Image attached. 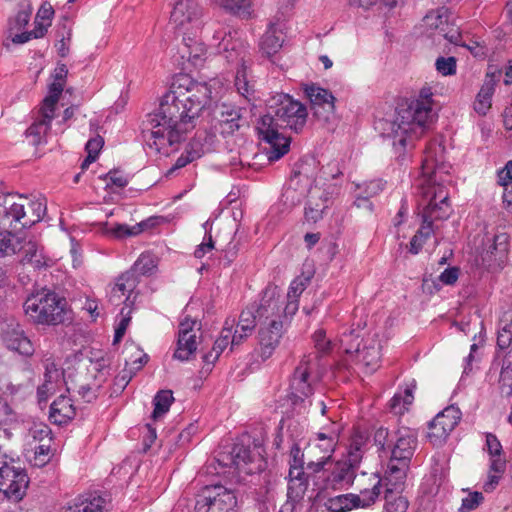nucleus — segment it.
Listing matches in <instances>:
<instances>
[{
    "mask_svg": "<svg viewBox=\"0 0 512 512\" xmlns=\"http://www.w3.org/2000/svg\"><path fill=\"white\" fill-rule=\"evenodd\" d=\"M174 401L173 393L171 390H161L154 397V410L152 418L157 420L159 417L166 414L172 402Z\"/></svg>",
    "mask_w": 512,
    "mask_h": 512,
    "instance_id": "44",
    "label": "nucleus"
},
{
    "mask_svg": "<svg viewBox=\"0 0 512 512\" xmlns=\"http://www.w3.org/2000/svg\"><path fill=\"white\" fill-rule=\"evenodd\" d=\"M218 462L226 467H234L246 474H252L253 469L249 465L253 462V456L248 446L236 443L227 454H221Z\"/></svg>",
    "mask_w": 512,
    "mask_h": 512,
    "instance_id": "24",
    "label": "nucleus"
},
{
    "mask_svg": "<svg viewBox=\"0 0 512 512\" xmlns=\"http://www.w3.org/2000/svg\"><path fill=\"white\" fill-rule=\"evenodd\" d=\"M496 80L494 74H486L476 99L474 101V110L481 116H485L491 108L492 97L495 92Z\"/></svg>",
    "mask_w": 512,
    "mask_h": 512,
    "instance_id": "31",
    "label": "nucleus"
},
{
    "mask_svg": "<svg viewBox=\"0 0 512 512\" xmlns=\"http://www.w3.org/2000/svg\"><path fill=\"white\" fill-rule=\"evenodd\" d=\"M289 465L287 496L292 501H299L308 488V476L304 472V454L296 443L290 449Z\"/></svg>",
    "mask_w": 512,
    "mask_h": 512,
    "instance_id": "10",
    "label": "nucleus"
},
{
    "mask_svg": "<svg viewBox=\"0 0 512 512\" xmlns=\"http://www.w3.org/2000/svg\"><path fill=\"white\" fill-rule=\"evenodd\" d=\"M136 287V278L133 272H125L121 274L113 286L116 292H119V301H127L129 294Z\"/></svg>",
    "mask_w": 512,
    "mask_h": 512,
    "instance_id": "43",
    "label": "nucleus"
},
{
    "mask_svg": "<svg viewBox=\"0 0 512 512\" xmlns=\"http://www.w3.org/2000/svg\"><path fill=\"white\" fill-rule=\"evenodd\" d=\"M424 196L428 203L423 209L422 225L416 234L426 241L433 233V221L447 219L451 214V206L449 193L443 185L429 187Z\"/></svg>",
    "mask_w": 512,
    "mask_h": 512,
    "instance_id": "5",
    "label": "nucleus"
},
{
    "mask_svg": "<svg viewBox=\"0 0 512 512\" xmlns=\"http://www.w3.org/2000/svg\"><path fill=\"white\" fill-rule=\"evenodd\" d=\"M385 500L384 512H406L408 509V501L403 496L385 493Z\"/></svg>",
    "mask_w": 512,
    "mask_h": 512,
    "instance_id": "54",
    "label": "nucleus"
},
{
    "mask_svg": "<svg viewBox=\"0 0 512 512\" xmlns=\"http://www.w3.org/2000/svg\"><path fill=\"white\" fill-rule=\"evenodd\" d=\"M408 468V464L400 463L399 461H394L393 459H390L388 463V468L383 478H380L376 473L370 474L369 479L372 481L371 485L374 483L373 476L376 475L377 478L381 480L379 490L381 489L382 486H384L385 493L399 492L400 490H402V487L404 485Z\"/></svg>",
    "mask_w": 512,
    "mask_h": 512,
    "instance_id": "22",
    "label": "nucleus"
},
{
    "mask_svg": "<svg viewBox=\"0 0 512 512\" xmlns=\"http://www.w3.org/2000/svg\"><path fill=\"white\" fill-rule=\"evenodd\" d=\"M342 184L333 181H325L324 184H320L316 183V179H314L307 194L305 207V219L308 222L316 223L322 218L324 211L340 195Z\"/></svg>",
    "mask_w": 512,
    "mask_h": 512,
    "instance_id": "7",
    "label": "nucleus"
},
{
    "mask_svg": "<svg viewBox=\"0 0 512 512\" xmlns=\"http://www.w3.org/2000/svg\"><path fill=\"white\" fill-rule=\"evenodd\" d=\"M55 113L39 108L33 116V122L25 131V139L28 144L37 147L47 143V135L51 128V122Z\"/></svg>",
    "mask_w": 512,
    "mask_h": 512,
    "instance_id": "20",
    "label": "nucleus"
},
{
    "mask_svg": "<svg viewBox=\"0 0 512 512\" xmlns=\"http://www.w3.org/2000/svg\"><path fill=\"white\" fill-rule=\"evenodd\" d=\"M233 324L234 320H232L231 322H229L228 320L225 321V325L220 333V336L215 340L211 351L204 354L203 356V361L206 364L213 365L219 358V356L222 354V352L228 347V345H231V339L233 336Z\"/></svg>",
    "mask_w": 512,
    "mask_h": 512,
    "instance_id": "32",
    "label": "nucleus"
},
{
    "mask_svg": "<svg viewBox=\"0 0 512 512\" xmlns=\"http://www.w3.org/2000/svg\"><path fill=\"white\" fill-rule=\"evenodd\" d=\"M203 8L195 0H177L170 14V25L183 36V40L192 41L202 28Z\"/></svg>",
    "mask_w": 512,
    "mask_h": 512,
    "instance_id": "6",
    "label": "nucleus"
},
{
    "mask_svg": "<svg viewBox=\"0 0 512 512\" xmlns=\"http://www.w3.org/2000/svg\"><path fill=\"white\" fill-rule=\"evenodd\" d=\"M23 308L25 315L36 325L58 326L72 321L67 300L53 290L42 289L31 294Z\"/></svg>",
    "mask_w": 512,
    "mask_h": 512,
    "instance_id": "4",
    "label": "nucleus"
},
{
    "mask_svg": "<svg viewBox=\"0 0 512 512\" xmlns=\"http://www.w3.org/2000/svg\"><path fill=\"white\" fill-rule=\"evenodd\" d=\"M101 387L102 384L96 376H91L87 382L79 385L77 393L84 402L91 403L97 399Z\"/></svg>",
    "mask_w": 512,
    "mask_h": 512,
    "instance_id": "45",
    "label": "nucleus"
},
{
    "mask_svg": "<svg viewBox=\"0 0 512 512\" xmlns=\"http://www.w3.org/2000/svg\"><path fill=\"white\" fill-rule=\"evenodd\" d=\"M211 89L185 73L176 74L159 108L151 115L150 147L168 154L195 129L202 111L209 104Z\"/></svg>",
    "mask_w": 512,
    "mask_h": 512,
    "instance_id": "1",
    "label": "nucleus"
},
{
    "mask_svg": "<svg viewBox=\"0 0 512 512\" xmlns=\"http://www.w3.org/2000/svg\"><path fill=\"white\" fill-rule=\"evenodd\" d=\"M356 358L366 372L372 373L378 369L381 360V345L376 334L369 335L364 339Z\"/></svg>",
    "mask_w": 512,
    "mask_h": 512,
    "instance_id": "23",
    "label": "nucleus"
},
{
    "mask_svg": "<svg viewBox=\"0 0 512 512\" xmlns=\"http://www.w3.org/2000/svg\"><path fill=\"white\" fill-rule=\"evenodd\" d=\"M364 339L360 338V335L354 330L345 332L339 339L340 349L349 355L357 354L363 343Z\"/></svg>",
    "mask_w": 512,
    "mask_h": 512,
    "instance_id": "46",
    "label": "nucleus"
},
{
    "mask_svg": "<svg viewBox=\"0 0 512 512\" xmlns=\"http://www.w3.org/2000/svg\"><path fill=\"white\" fill-rule=\"evenodd\" d=\"M305 290V283L301 279H294L287 293L286 309L289 314H294L298 309V298Z\"/></svg>",
    "mask_w": 512,
    "mask_h": 512,
    "instance_id": "49",
    "label": "nucleus"
},
{
    "mask_svg": "<svg viewBox=\"0 0 512 512\" xmlns=\"http://www.w3.org/2000/svg\"><path fill=\"white\" fill-rule=\"evenodd\" d=\"M13 230L6 229L0 232V257L15 254L20 246V240L13 233Z\"/></svg>",
    "mask_w": 512,
    "mask_h": 512,
    "instance_id": "47",
    "label": "nucleus"
},
{
    "mask_svg": "<svg viewBox=\"0 0 512 512\" xmlns=\"http://www.w3.org/2000/svg\"><path fill=\"white\" fill-rule=\"evenodd\" d=\"M254 312L258 316V322L283 320L289 314L276 287H267L264 290L260 303Z\"/></svg>",
    "mask_w": 512,
    "mask_h": 512,
    "instance_id": "17",
    "label": "nucleus"
},
{
    "mask_svg": "<svg viewBox=\"0 0 512 512\" xmlns=\"http://www.w3.org/2000/svg\"><path fill=\"white\" fill-rule=\"evenodd\" d=\"M50 26V23L44 24L41 21L35 20V27L32 31H24L21 34H15L13 36L14 44H24L31 40L32 38L38 39L45 35L47 32V27Z\"/></svg>",
    "mask_w": 512,
    "mask_h": 512,
    "instance_id": "51",
    "label": "nucleus"
},
{
    "mask_svg": "<svg viewBox=\"0 0 512 512\" xmlns=\"http://www.w3.org/2000/svg\"><path fill=\"white\" fill-rule=\"evenodd\" d=\"M486 448L488 454L490 455V461L505 459L503 456L502 445L498 438L492 433H488L486 435Z\"/></svg>",
    "mask_w": 512,
    "mask_h": 512,
    "instance_id": "59",
    "label": "nucleus"
},
{
    "mask_svg": "<svg viewBox=\"0 0 512 512\" xmlns=\"http://www.w3.org/2000/svg\"><path fill=\"white\" fill-rule=\"evenodd\" d=\"M104 180L109 188H124L128 185V178L120 170H111L105 176Z\"/></svg>",
    "mask_w": 512,
    "mask_h": 512,
    "instance_id": "62",
    "label": "nucleus"
},
{
    "mask_svg": "<svg viewBox=\"0 0 512 512\" xmlns=\"http://www.w3.org/2000/svg\"><path fill=\"white\" fill-rule=\"evenodd\" d=\"M415 382L407 385L403 392L395 393L389 402V408L395 415H403L414 401Z\"/></svg>",
    "mask_w": 512,
    "mask_h": 512,
    "instance_id": "34",
    "label": "nucleus"
},
{
    "mask_svg": "<svg viewBox=\"0 0 512 512\" xmlns=\"http://www.w3.org/2000/svg\"><path fill=\"white\" fill-rule=\"evenodd\" d=\"M304 93L311 103L314 115L327 121L335 111V97L333 94L317 84H307Z\"/></svg>",
    "mask_w": 512,
    "mask_h": 512,
    "instance_id": "18",
    "label": "nucleus"
},
{
    "mask_svg": "<svg viewBox=\"0 0 512 512\" xmlns=\"http://www.w3.org/2000/svg\"><path fill=\"white\" fill-rule=\"evenodd\" d=\"M432 96L431 88L423 87L417 99L398 110L394 120L381 123L383 135L391 140L393 149L399 156L413 148L415 142L425 133L432 118Z\"/></svg>",
    "mask_w": 512,
    "mask_h": 512,
    "instance_id": "3",
    "label": "nucleus"
},
{
    "mask_svg": "<svg viewBox=\"0 0 512 512\" xmlns=\"http://www.w3.org/2000/svg\"><path fill=\"white\" fill-rule=\"evenodd\" d=\"M438 73L443 76H452L456 74L457 60L455 57H438L435 62Z\"/></svg>",
    "mask_w": 512,
    "mask_h": 512,
    "instance_id": "57",
    "label": "nucleus"
},
{
    "mask_svg": "<svg viewBox=\"0 0 512 512\" xmlns=\"http://www.w3.org/2000/svg\"><path fill=\"white\" fill-rule=\"evenodd\" d=\"M268 112L263 115L256 126L259 138L269 144L266 155L269 161H277L290 148L289 138L279 129L289 128L295 132L303 129L307 121V108L290 95L277 93L268 100Z\"/></svg>",
    "mask_w": 512,
    "mask_h": 512,
    "instance_id": "2",
    "label": "nucleus"
},
{
    "mask_svg": "<svg viewBox=\"0 0 512 512\" xmlns=\"http://www.w3.org/2000/svg\"><path fill=\"white\" fill-rule=\"evenodd\" d=\"M313 341L317 351L322 354L328 353L332 348L331 341L326 338V333L322 329L315 331Z\"/></svg>",
    "mask_w": 512,
    "mask_h": 512,
    "instance_id": "64",
    "label": "nucleus"
},
{
    "mask_svg": "<svg viewBox=\"0 0 512 512\" xmlns=\"http://www.w3.org/2000/svg\"><path fill=\"white\" fill-rule=\"evenodd\" d=\"M197 346L196 335L178 336L177 347L173 356L180 361H188L196 352Z\"/></svg>",
    "mask_w": 512,
    "mask_h": 512,
    "instance_id": "40",
    "label": "nucleus"
},
{
    "mask_svg": "<svg viewBox=\"0 0 512 512\" xmlns=\"http://www.w3.org/2000/svg\"><path fill=\"white\" fill-rule=\"evenodd\" d=\"M317 356H304L296 366L289 385V397L293 404L303 402L314 393L312 372Z\"/></svg>",
    "mask_w": 512,
    "mask_h": 512,
    "instance_id": "9",
    "label": "nucleus"
},
{
    "mask_svg": "<svg viewBox=\"0 0 512 512\" xmlns=\"http://www.w3.org/2000/svg\"><path fill=\"white\" fill-rule=\"evenodd\" d=\"M460 409L450 405L429 422L427 437L434 446L442 445L461 419Z\"/></svg>",
    "mask_w": 512,
    "mask_h": 512,
    "instance_id": "11",
    "label": "nucleus"
},
{
    "mask_svg": "<svg viewBox=\"0 0 512 512\" xmlns=\"http://www.w3.org/2000/svg\"><path fill=\"white\" fill-rule=\"evenodd\" d=\"M27 208H24V215L21 216L20 229L29 228L40 222L46 212V204L44 201L28 198Z\"/></svg>",
    "mask_w": 512,
    "mask_h": 512,
    "instance_id": "33",
    "label": "nucleus"
},
{
    "mask_svg": "<svg viewBox=\"0 0 512 512\" xmlns=\"http://www.w3.org/2000/svg\"><path fill=\"white\" fill-rule=\"evenodd\" d=\"M64 86V83L53 81L49 86L48 95L43 99L40 107L48 112L55 113Z\"/></svg>",
    "mask_w": 512,
    "mask_h": 512,
    "instance_id": "48",
    "label": "nucleus"
},
{
    "mask_svg": "<svg viewBox=\"0 0 512 512\" xmlns=\"http://www.w3.org/2000/svg\"><path fill=\"white\" fill-rule=\"evenodd\" d=\"M28 197L15 193H0V228L20 230L21 216L27 208Z\"/></svg>",
    "mask_w": 512,
    "mask_h": 512,
    "instance_id": "14",
    "label": "nucleus"
},
{
    "mask_svg": "<svg viewBox=\"0 0 512 512\" xmlns=\"http://www.w3.org/2000/svg\"><path fill=\"white\" fill-rule=\"evenodd\" d=\"M506 463V459L490 461L487 480L483 484L485 492L490 493L498 486L506 471Z\"/></svg>",
    "mask_w": 512,
    "mask_h": 512,
    "instance_id": "38",
    "label": "nucleus"
},
{
    "mask_svg": "<svg viewBox=\"0 0 512 512\" xmlns=\"http://www.w3.org/2000/svg\"><path fill=\"white\" fill-rule=\"evenodd\" d=\"M235 87L238 93L246 100L250 101L254 94L253 86L249 84L245 68L237 71L235 76Z\"/></svg>",
    "mask_w": 512,
    "mask_h": 512,
    "instance_id": "55",
    "label": "nucleus"
},
{
    "mask_svg": "<svg viewBox=\"0 0 512 512\" xmlns=\"http://www.w3.org/2000/svg\"><path fill=\"white\" fill-rule=\"evenodd\" d=\"M417 446V434L409 428H401L396 432L395 442L391 447V458L394 461L408 464Z\"/></svg>",
    "mask_w": 512,
    "mask_h": 512,
    "instance_id": "21",
    "label": "nucleus"
},
{
    "mask_svg": "<svg viewBox=\"0 0 512 512\" xmlns=\"http://www.w3.org/2000/svg\"><path fill=\"white\" fill-rule=\"evenodd\" d=\"M237 498L233 491L223 486L208 490V495L196 503V512H235Z\"/></svg>",
    "mask_w": 512,
    "mask_h": 512,
    "instance_id": "16",
    "label": "nucleus"
},
{
    "mask_svg": "<svg viewBox=\"0 0 512 512\" xmlns=\"http://www.w3.org/2000/svg\"><path fill=\"white\" fill-rule=\"evenodd\" d=\"M52 457L51 443H41L34 448V456L30 460L35 467H44Z\"/></svg>",
    "mask_w": 512,
    "mask_h": 512,
    "instance_id": "52",
    "label": "nucleus"
},
{
    "mask_svg": "<svg viewBox=\"0 0 512 512\" xmlns=\"http://www.w3.org/2000/svg\"><path fill=\"white\" fill-rule=\"evenodd\" d=\"M29 477L26 470L17 461L10 463L0 472V493L15 501L21 500L26 494Z\"/></svg>",
    "mask_w": 512,
    "mask_h": 512,
    "instance_id": "13",
    "label": "nucleus"
},
{
    "mask_svg": "<svg viewBox=\"0 0 512 512\" xmlns=\"http://www.w3.org/2000/svg\"><path fill=\"white\" fill-rule=\"evenodd\" d=\"M284 40V25L278 22L270 23L266 32L260 39V51L267 58H271L280 51Z\"/></svg>",
    "mask_w": 512,
    "mask_h": 512,
    "instance_id": "25",
    "label": "nucleus"
},
{
    "mask_svg": "<svg viewBox=\"0 0 512 512\" xmlns=\"http://www.w3.org/2000/svg\"><path fill=\"white\" fill-rule=\"evenodd\" d=\"M2 339L9 350L16 351L23 356L30 357L35 352L31 340L19 325L4 331Z\"/></svg>",
    "mask_w": 512,
    "mask_h": 512,
    "instance_id": "26",
    "label": "nucleus"
},
{
    "mask_svg": "<svg viewBox=\"0 0 512 512\" xmlns=\"http://www.w3.org/2000/svg\"><path fill=\"white\" fill-rule=\"evenodd\" d=\"M343 177V161L334 159L321 166L315 179L316 183L320 184H324L325 181L343 183Z\"/></svg>",
    "mask_w": 512,
    "mask_h": 512,
    "instance_id": "35",
    "label": "nucleus"
},
{
    "mask_svg": "<svg viewBox=\"0 0 512 512\" xmlns=\"http://www.w3.org/2000/svg\"><path fill=\"white\" fill-rule=\"evenodd\" d=\"M385 182L381 179L371 180L363 184H356V188L361 190V194L371 198L378 195L384 189Z\"/></svg>",
    "mask_w": 512,
    "mask_h": 512,
    "instance_id": "61",
    "label": "nucleus"
},
{
    "mask_svg": "<svg viewBox=\"0 0 512 512\" xmlns=\"http://www.w3.org/2000/svg\"><path fill=\"white\" fill-rule=\"evenodd\" d=\"M355 478V470L351 468V464L339 461L335 464L333 470L327 473L325 482L318 487L319 492L326 489H338L343 484H351Z\"/></svg>",
    "mask_w": 512,
    "mask_h": 512,
    "instance_id": "27",
    "label": "nucleus"
},
{
    "mask_svg": "<svg viewBox=\"0 0 512 512\" xmlns=\"http://www.w3.org/2000/svg\"><path fill=\"white\" fill-rule=\"evenodd\" d=\"M104 499L97 497L80 496L69 504L64 512H103Z\"/></svg>",
    "mask_w": 512,
    "mask_h": 512,
    "instance_id": "37",
    "label": "nucleus"
},
{
    "mask_svg": "<svg viewBox=\"0 0 512 512\" xmlns=\"http://www.w3.org/2000/svg\"><path fill=\"white\" fill-rule=\"evenodd\" d=\"M258 316L254 312V309L247 308L243 310L239 316L237 327L232 333L231 349L234 346L240 345L244 340L252 335L257 325Z\"/></svg>",
    "mask_w": 512,
    "mask_h": 512,
    "instance_id": "29",
    "label": "nucleus"
},
{
    "mask_svg": "<svg viewBox=\"0 0 512 512\" xmlns=\"http://www.w3.org/2000/svg\"><path fill=\"white\" fill-rule=\"evenodd\" d=\"M29 434L34 440H38L41 443H52V431L46 424H35L30 430Z\"/></svg>",
    "mask_w": 512,
    "mask_h": 512,
    "instance_id": "60",
    "label": "nucleus"
},
{
    "mask_svg": "<svg viewBox=\"0 0 512 512\" xmlns=\"http://www.w3.org/2000/svg\"><path fill=\"white\" fill-rule=\"evenodd\" d=\"M443 148L436 142L430 143L425 150L424 159L422 161V170L424 174L430 175L435 173L439 165L443 161Z\"/></svg>",
    "mask_w": 512,
    "mask_h": 512,
    "instance_id": "36",
    "label": "nucleus"
},
{
    "mask_svg": "<svg viewBox=\"0 0 512 512\" xmlns=\"http://www.w3.org/2000/svg\"><path fill=\"white\" fill-rule=\"evenodd\" d=\"M125 366L139 371L148 361V356L137 345L129 344L125 346Z\"/></svg>",
    "mask_w": 512,
    "mask_h": 512,
    "instance_id": "41",
    "label": "nucleus"
},
{
    "mask_svg": "<svg viewBox=\"0 0 512 512\" xmlns=\"http://www.w3.org/2000/svg\"><path fill=\"white\" fill-rule=\"evenodd\" d=\"M143 231L142 224L129 226L127 224H116L115 226L106 229L105 233L115 239H123L131 236H136Z\"/></svg>",
    "mask_w": 512,
    "mask_h": 512,
    "instance_id": "50",
    "label": "nucleus"
},
{
    "mask_svg": "<svg viewBox=\"0 0 512 512\" xmlns=\"http://www.w3.org/2000/svg\"><path fill=\"white\" fill-rule=\"evenodd\" d=\"M484 500L482 493L471 492L467 497L462 499V504L458 509V512H470L476 509Z\"/></svg>",
    "mask_w": 512,
    "mask_h": 512,
    "instance_id": "63",
    "label": "nucleus"
},
{
    "mask_svg": "<svg viewBox=\"0 0 512 512\" xmlns=\"http://www.w3.org/2000/svg\"><path fill=\"white\" fill-rule=\"evenodd\" d=\"M258 329L256 352L262 361L269 359L280 345L285 334L283 320L261 321Z\"/></svg>",
    "mask_w": 512,
    "mask_h": 512,
    "instance_id": "15",
    "label": "nucleus"
},
{
    "mask_svg": "<svg viewBox=\"0 0 512 512\" xmlns=\"http://www.w3.org/2000/svg\"><path fill=\"white\" fill-rule=\"evenodd\" d=\"M497 345L500 349L511 348V351L507 353L505 359L512 358V321L502 326L497 335Z\"/></svg>",
    "mask_w": 512,
    "mask_h": 512,
    "instance_id": "56",
    "label": "nucleus"
},
{
    "mask_svg": "<svg viewBox=\"0 0 512 512\" xmlns=\"http://www.w3.org/2000/svg\"><path fill=\"white\" fill-rule=\"evenodd\" d=\"M508 364L502 367L499 384L501 393L505 396L512 395V361L507 360Z\"/></svg>",
    "mask_w": 512,
    "mask_h": 512,
    "instance_id": "58",
    "label": "nucleus"
},
{
    "mask_svg": "<svg viewBox=\"0 0 512 512\" xmlns=\"http://www.w3.org/2000/svg\"><path fill=\"white\" fill-rule=\"evenodd\" d=\"M30 21V13L26 11H19L14 19L9 21L8 38L13 42L15 34H21L22 30L27 26Z\"/></svg>",
    "mask_w": 512,
    "mask_h": 512,
    "instance_id": "53",
    "label": "nucleus"
},
{
    "mask_svg": "<svg viewBox=\"0 0 512 512\" xmlns=\"http://www.w3.org/2000/svg\"><path fill=\"white\" fill-rule=\"evenodd\" d=\"M76 416L73 400L67 395L58 396L50 405L49 419L57 425H64Z\"/></svg>",
    "mask_w": 512,
    "mask_h": 512,
    "instance_id": "28",
    "label": "nucleus"
},
{
    "mask_svg": "<svg viewBox=\"0 0 512 512\" xmlns=\"http://www.w3.org/2000/svg\"><path fill=\"white\" fill-rule=\"evenodd\" d=\"M18 251L22 254L21 263L23 265H29L34 270L42 269L48 265L43 249L35 241L29 240L23 244L20 243Z\"/></svg>",
    "mask_w": 512,
    "mask_h": 512,
    "instance_id": "30",
    "label": "nucleus"
},
{
    "mask_svg": "<svg viewBox=\"0 0 512 512\" xmlns=\"http://www.w3.org/2000/svg\"><path fill=\"white\" fill-rule=\"evenodd\" d=\"M373 480L372 488L359 483V495L342 494L328 498L324 503L325 508L329 512H346L353 508L370 506L378 498L379 486L381 484V480L376 475L373 476ZM361 481V479L358 480V482Z\"/></svg>",
    "mask_w": 512,
    "mask_h": 512,
    "instance_id": "8",
    "label": "nucleus"
},
{
    "mask_svg": "<svg viewBox=\"0 0 512 512\" xmlns=\"http://www.w3.org/2000/svg\"><path fill=\"white\" fill-rule=\"evenodd\" d=\"M243 123L242 109L233 104L221 103L217 107L214 128L223 137L234 135Z\"/></svg>",
    "mask_w": 512,
    "mask_h": 512,
    "instance_id": "19",
    "label": "nucleus"
},
{
    "mask_svg": "<svg viewBox=\"0 0 512 512\" xmlns=\"http://www.w3.org/2000/svg\"><path fill=\"white\" fill-rule=\"evenodd\" d=\"M451 12L447 7H440L428 12L423 18L424 27L431 32H437L438 35L452 44H458L462 39L459 27L450 21Z\"/></svg>",
    "mask_w": 512,
    "mask_h": 512,
    "instance_id": "12",
    "label": "nucleus"
},
{
    "mask_svg": "<svg viewBox=\"0 0 512 512\" xmlns=\"http://www.w3.org/2000/svg\"><path fill=\"white\" fill-rule=\"evenodd\" d=\"M203 155V148L199 142H191L187 145L184 153H182L173 166L167 171V176L171 175L174 171L185 167Z\"/></svg>",
    "mask_w": 512,
    "mask_h": 512,
    "instance_id": "39",
    "label": "nucleus"
},
{
    "mask_svg": "<svg viewBox=\"0 0 512 512\" xmlns=\"http://www.w3.org/2000/svg\"><path fill=\"white\" fill-rule=\"evenodd\" d=\"M225 11L232 15L248 18L251 14L250 0H213Z\"/></svg>",
    "mask_w": 512,
    "mask_h": 512,
    "instance_id": "42",
    "label": "nucleus"
}]
</instances>
